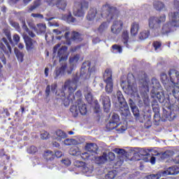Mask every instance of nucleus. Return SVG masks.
I'll list each match as a JSON object with an SVG mask.
<instances>
[{
    "label": "nucleus",
    "mask_w": 179,
    "mask_h": 179,
    "mask_svg": "<svg viewBox=\"0 0 179 179\" xmlns=\"http://www.w3.org/2000/svg\"><path fill=\"white\" fill-rule=\"evenodd\" d=\"M96 17V20L106 19L107 22H111L118 17V10L108 4L103 5L98 11L96 8H90L87 15V20H94Z\"/></svg>",
    "instance_id": "1"
},
{
    "label": "nucleus",
    "mask_w": 179,
    "mask_h": 179,
    "mask_svg": "<svg viewBox=\"0 0 179 179\" xmlns=\"http://www.w3.org/2000/svg\"><path fill=\"white\" fill-rule=\"evenodd\" d=\"M78 82H79V78L76 76L72 80H67L64 83L63 92L60 94V98L57 99H61L66 107L69 106L75 99L73 92L78 89Z\"/></svg>",
    "instance_id": "2"
},
{
    "label": "nucleus",
    "mask_w": 179,
    "mask_h": 179,
    "mask_svg": "<svg viewBox=\"0 0 179 179\" xmlns=\"http://www.w3.org/2000/svg\"><path fill=\"white\" fill-rule=\"evenodd\" d=\"M121 86L122 87H124V89H126L127 94L133 96V97L137 100L139 107H143V104L144 106H149V95H148V93L146 92H143L141 94V95H139L138 93V89H136V83H131L129 80H128L127 85H125V83L122 81Z\"/></svg>",
    "instance_id": "3"
},
{
    "label": "nucleus",
    "mask_w": 179,
    "mask_h": 179,
    "mask_svg": "<svg viewBox=\"0 0 179 179\" xmlns=\"http://www.w3.org/2000/svg\"><path fill=\"white\" fill-rule=\"evenodd\" d=\"M174 27H179V12L169 13V22L164 24L162 29H159V36H168L169 33L174 31Z\"/></svg>",
    "instance_id": "4"
},
{
    "label": "nucleus",
    "mask_w": 179,
    "mask_h": 179,
    "mask_svg": "<svg viewBox=\"0 0 179 179\" xmlns=\"http://www.w3.org/2000/svg\"><path fill=\"white\" fill-rule=\"evenodd\" d=\"M171 81L167 78V75L164 73L161 74V80L167 92L172 93L173 88L177 86V82L179 80V72L177 70L171 69L169 72Z\"/></svg>",
    "instance_id": "5"
},
{
    "label": "nucleus",
    "mask_w": 179,
    "mask_h": 179,
    "mask_svg": "<svg viewBox=\"0 0 179 179\" xmlns=\"http://www.w3.org/2000/svg\"><path fill=\"white\" fill-rule=\"evenodd\" d=\"M166 22V15H162L159 17L151 16L148 19V26L150 29H152L154 36L157 37L160 34L159 29H160V23Z\"/></svg>",
    "instance_id": "6"
},
{
    "label": "nucleus",
    "mask_w": 179,
    "mask_h": 179,
    "mask_svg": "<svg viewBox=\"0 0 179 179\" xmlns=\"http://www.w3.org/2000/svg\"><path fill=\"white\" fill-rule=\"evenodd\" d=\"M117 101L119 103V111L122 117H129L131 112L129 107L124 99V96L120 91L117 92Z\"/></svg>",
    "instance_id": "7"
},
{
    "label": "nucleus",
    "mask_w": 179,
    "mask_h": 179,
    "mask_svg": "<svg viewBox=\"0 0 179 179\" xmlns=\"http://www.w3.org/2000/svg\"><path fill=\"white\" fill-rule=\"evenodd\" d=\"M71 113H72L73 117H78L79 114L81 115H86L87 113V108L86 104L83 103L81 99L77 100L76 105H73L70 108Z\"/></svg>",
    "instance_id": "8"
},
{
    "label": "nucleus",
    "mask_w": 179,
    "mask_h": 179,
    "mask_svg": "<svg viewBox=\"0 0 179 179\" xmlns=\"http://www.w3.org/2000/svg\"><path fill=\"white\" fill-rule=\"evenodd\" d=\"M103 81L106 83L105 90L108 94L113 93L114 83H113V71L111 69H106L103 73Z\"/></svg>",
    "instance_id": "9"
},
{
    "label": "nucleus",
    "mask_w": 179,
    "mask_h": 179,
    "mask_svg": "<svg viewBox=\"0 0 179 179\" xmlns=\"http://www.w3.org/2000/svg\"><path fill=\"white\" fill-rule=\"evenodd\" d=\"M88 8L89 3L87 1H82L76 3L73 8V15L78 17H83L85 10H87Z\"/></svg>",
    "instance_id": "10"
},
{
    "label": "nucleus",
    "mask_w": 179,
    "mask_h": 179,
    "mask_svg": "<svg viewBox=\"0 0 179 179\" xmlns=\"http://www.w3.org/2000/svg\"><path fill=\"white\" fill-rule=\"evenodd\" d=\"M76 67L73 66L72 64H69V66L64 62L62 64V66L59 69H57L55 71V79H58L60 75H65V73H68V75L72 74V72L75 71Z\"/></svg>",
    "instance_id": "11"
},
{
    "label": "nucleus",
    "mask_w": 179,
    "mask_h": 179,
    "mask_svg": "<svg viewBox=\"0 0 179 179\" xmlns=\"http://www.w3.org/2000/svg\"><path fill=\"white\" fill-rule=\"evenodd\" d=\"M140 83H143V87H147V89H149V87H152V90L154 91L157 90V89H160L161 87L159 80L156 78H152L151 80V83L149 85V83H148V78H146V75L145 74H144V80L141 79L140 81Z\"/></svg>",
    "instance_id": "12"
},
{
    "label": "nucleus",
    "mask_w": 179,
    "mask_h": 179,
    "mask_svg": "<svg viewBox=\"0 0 179 179\" xmlns=\"http://www.w3.org/2000/svg\"><path fill=\"white\" fill-rule=\"evenodd\" d=\"M99 101L103 105L104 111L108 113L111 108V100L110 99V96H107V94L103 92L100 96Z\"/></svg>",
    "instance_id": "13"
},
{
    "label": "nucleus",
    "mask_w": 179,
    "mask_h": 179,
    "mask_svg": "<svg viewBox=\"0 0 179 179\" xmlns=\"http://www.w3.org/2000/svg\"><path fill=\"white\" fill-rule=\"evenodd\" d=\"M69 153L71 156H80V157L83 158L84 160H89L90 157L89 152H82L78 147L71 148L69 150Z\"/></svg>",
    "instance_id": "14"
},
{
    "label": "nucleus",
    "mask_w": 179,
    "mask_h": 179,
    "mask_svg": "<svg viewBox=\"0 0 179 179\" xmlns=\"http://www.w3.org/2000/svg\"><path fill=\"white\" fill-rule=\"evenodd\" d=\"M50 6H57L58 9L64 10L66 8V1L65 0H45Z\"/></svg>",
    "instance_id": "15"
},
{
    "label": "nucleus",
    "mask_w": 179,
    "mask_h": 179,
    "mask_svg": "<svg viewBox=\"0 0 179 179\" xmlns=\"http://www.w3.org/2000/svg\"><path fill=\"white\" fill-rule=\"evenodd\" d=\"M26 50L28 52L34 51L37 49V41L27 36L24 38Z\"/></svg>",
    "instance_id": "16"
},
{
    "label": "nucleus",
    "mask_w": 179,
    "mask_h": 179,
    "mask_svg": "<svg viewBox=\"0 0 179 179\" xmlns=\"http://www.w3.org/2000/svg\"><path fill=\"white\" fill-rule=\"evenodd\" d=\"M124 26V22L122 20H116L113 22V24L111 27V31L113 34H120Z\"/></svg>",
    "instance_id": "17"
},
{
    "label": "nucleus",
    "mask_w": 179,
    "mask_h": 179,
    "mask_svg": "<svg viewBox=\"0 0 179 179\" xmlns=\"http://www.w3.org/2000/svg\"><path fill=\"white\" fill-rule=\"evenodd\" d=\"M129 105L133 113V115L135 117V119L140 121V122H143V121L141 120V114H139V109L137 108L136 105L135 104V102H134L132 99H129Z\"/></svg>",
    "instance_id": "18"
},
{
    "label": "nucleus",
    "mask_w": 179,
    "mask_h": 179,
    "mask_svg": "<svg viewBox=\"0 0 179 179\" xmlns=\"http://www.w3.org/2000/svg\"><path fill=\"white\" fill-rule=\"evenodd\" d=\"M85 150L87 152H85V153H88L90 156L89 157V159H93L92 157V156H93V155H96V153H97L99 147L97 146V144H96V143H87L85 145Z\"/></svg>",
    "instance_id": "19"
},
{
    "label": "nucleus",
    "mask_w": 179,
    "mask_h": 179,
    "mask_svg": "<svg viewBox=\"0 0 179 179\" xmlns=\"http://www.w3.org/2000/svg\"><path fill=\"white\" fill-rule=\"evenodd\" d=\"M122 43L124 44V47L129 48V44H131V42L129 41V34L127 30L123 31L122 34Z\"/></svg>",
    "instance_id": "20"
},
{
    "label": "nucleus",
    "mask_w": 179,
    "mask_h": 179,
    "mask_svg": "<svg viewBox=\"0 0 179 179\" xmlns=\"http://www.w3.org/2000/svg\"><path fill=\"white\" fill-rule=\"evenodd\" d=\"M66 50H68L66 46H62V48L58 50L57 55L59 58V62L66 61Z\"/></svg>",
    "instance_id": "21"
},
{
    "label": "nucleus",
    "mask_w": 179,
    "mask_h": 179,
    "mask_svg": "<svg viewBox=\"0 0 179 179\" xmlns=\"http://www.w3.org/2000/svg\"><path fill=\"white\" fill-rule=\"evenodd\" d=\"M66 137V134L64 132V131L59 129L55 132L53 139H56L58 142H61V141H62V139H65Z\"/></svg>",
    "instance_id": "22"
},
{
    "label": "nucleus",
    "mask_w": 179,
    "mask_h": 179,
    "mask_svg": "<svg viewBox=\"0 0 179 179\" xmlns=\"http://www.w3.org/2000/svg\"><path fill=\"white\" fill-rule=\"evenodd\" d=\"M138 31H139V23L136 22L131 23L130 29L131 35L135 37L138 36Z\"/></svg>",
    "instance_id": "23"
},
{
    "label": "nucleus",
    "mask_w": 179,
    "mask_h": 179,
    "mask_svg": "<svg viewBox=\"0 0 179 179\" xmlns=\"http://www.w3.org/2000/svg\"><path fill=\"white\" fill-rule=\"evenodd\" d=\"M176 174H178L176 165L168 168L166 171H162V176L164 177H166V176H176Z\"/></svg>",
    "instance_id": "24"
},
{
    "label": "nucleus",
    "mask_w": 179,
    "mask_h": 179,
    "mask_svg": "<svg viewBox=\"0 0 179 179\" xmlns=\"http://www.w3.org/2000/svg\"><path fill=\"white\" fill-rule=\"evenodd\" d=\"M152 107L154 113H155L154 115V118H158L157 120H159V112L160 111V107L159 106L157 101H152Z\"/></svg>",
    "instance_id": "25"
},
{
    "label": "nucleus",
    "mask_w": 179,
    "mask_h": 179,
    "mask_svg": "<svg viewBox=\"0 0 179 179\" xmlns=\"http://www.w3.org/2000/svg\"><path fill=\"white\" fill-rule=\"evenodd\" d=\"M107 162V153L103 152V155L101 157H95V163L96 164H104Z\"/></svg>",
    "instance_id": "26"
},
{
    "label": "nucleus",
    "mask_w": 179,
    "mask_h": 179,
    "mask_svg": "<svg viewBox=\"0 0 179 179\" xmlns=\"http://www.w3.org/2000/svg\"><path fill=\"white\" fill-rule=\"evenodd\" d=\"M62 20L67 23H75L76 22V19H75V17H73L71 13L63 15Z\"/></svg>",
    "instance_id": "27"
},
{
    "label": "nucleus",
    "mask_w": 179,
    "mask_h": 179,
    "mask_svg": "<svg viewBox=\"0 0 179 179\" xmlns=\"http://www.w3.org/2000/svg\"><path fill=\"white\" fill-rule=\"evenodd\" d=\"M46 29L45 24H38L36 27L34 28V31L37 34H41V33H45Z\"/></svg>",
    "instance_id": "28"
},
{
    "label": "nucleus",
    "mask_w": 179,
    "mask_h": 179,
    "mask_svg": "<svg viewBox=\"0 0 179 179\" xmlns=\"http://www.w3.org/2000/svg\"><path fill=\"white\" fill-rule=\"evenodd\" d=\"M80 57L79 55H76L74 56L70 57L69 58V64L70 65H72L73 66H75L76 68V64H78V62L79 61V59Z\"/></svg>",
    "instance_id": "29"
},
{
    "label": "nucleus",
    "mask_w": 179,
    "mask_h": 179,
    "mask_svg": "<svg viewBox=\"0 0 179 179\" xmlns=\"http://www.w3.org/2000/svg\"><path fill=\"white\" fill-rule=\"evenodd\" d=\"M150 31L149 30H143L140 32L138 35V38L140 40H146L149 37Z\"/></svg>",
    "instance_id": "30"
},
{
    "label": "nucleus",
    "mask_w": 179,
    "mask_h": 179,
    "mask_svg": "<svg viewBox=\"0 0 179 179\" xmlns=\"http://www.w3.org/2000/svg\"><path fill=\"white\" fill-rule=\"evenodd\" d=\"M64 145L65 146H72L73 145H78V141L74 138H66L63 141Z\"/></svg>",
    "instance_id": "31"
},
{
    "label": "nucleus",
    "mask_w": 179,
    "mask_h": 179,
    "mask_svg": "<svg viewBox=\"0 0 179 179\" xmlns=\"http://www.w3.org/2000/svg\"><path fill=\"white\" fill-rule=\"evenodd\" d=\"M14 52H15L18 61H20V62H23V57H24V54L22 52H21L20 50H19V49H17V48H15Z\"/></svg>",
    "instance_id": "32"
},
{
    "label": "nucleus",
    "mask_w": 179,
    "mask_h": 179,
    "mask_svg": "<svg viewBox=\"0 0 179 179\" xmlns=\"http://www.w3.org/2000/svg\"><path fill=\"white\" fill-rule=\"evenodd\" d=\"M86 72H87V69H86V67L82 66L80 70V78H82L83 80L89 79V78H90V74H88Z\"/></svg>",
    "instance_id": "33"
},
{
    "label": "nucleus",
    "mask_w": 179,
    "mask_h": 179,
    "mask_svg": "<svg viewBox=\"0 0 179 179\" xmlns=\"http://www.w3.org/2000/svg\"><path fill=\"white\" fill-rule=\"evenodd\" d=\"M153 5L156 10H163L164 8H166V6L164 4V3L159 1H155Z\"/></svg>",
    "instance_id": "34"
},
{
    "label": "nucleus",
    "mask_w": 179,
    "mask_h": 179,
    "mask_svg": "<svg viewBox=\"0 0 179 179\" xmlns=\"http://www.w3.org/2000/svg\"><path fill=\"white\" fill-rule=\"evenodd\" d=\"M43 156L46 160H54L55 155L51 150L45 151Z\"/></svg>",
    "instance_id": "35"
},
{
    "label": "nucleus",
    "mask_w": 179,
    "mask_h": 179,
    "mask_svg": "<svg viewBox=\"0 0 179 179\" xmlns=\"http://www.w3.org/2000/svg\"><path fill=\"white\" fill-rule=\"evenodd\" d=\"M161 159H167L174 156V151L173 150H166L164 152L159 154Z\"/></svg>",
    "instance_id": "36"
},
{
    "label": "nucleus",
    "mask_w": 179,
    "mask_h": 179,
    "mask_svg": "<svg viewBox=\"0 0 179 179\" xmlns=\"http://www.w3.org/2000/svg\"><path fill=\"white\" fill-rule=\"evenodd\" d=\"M71 40L73 41H76L77 43L79 41H82V36L78 32L73 31Z\"/></svg>",
    "instance_id": "37"
},
{
    "label": "nucleus",
    "mask_w": 179,
    "mask_h": 179,
    "mask_svg": "<svg viewBox=\"0 0 179 179\" xmlns=\"http://www.w3.org/2000/svg\"><path fill=\"white\" fill-rule=\"evenodd\" d=\"M177 86L173 88L172 94L175 97V99H179V79L177 82Z\"/></svg>",
    "instance_id": "38"
},
{
    "label": "nucleus",
    "mask_w": 179,
    "mask_h": 179,
    "mask_svg": "<svg viewBox=\"0 0 179 179\" xmlns=\"http://www.w3.org/2000/svg\"><path fill=\"white\" fill-rule=\"evenodd\" d=\"M118 127V124L112 122L111 120L109 121V122L106 124V128L108 129V131H111Z\"/></svg>",
    "instance_id": "39"
},
{
    "label": "nucleus",
    "mask_w": 179,
    "mask_h": 179,
    "mask_svg": "<svg viewBox=\"0 0 179 179\" xmlns=\"http://www.w3.org/2000/svg\"><path fill=\"white\" fill-rule=\"evenodd\" d=\"M3 41L6 44V45L7 47V50H8L5 52L9 57V55H10L12 54V48L10 47V45H9V43L8 42V41H6V38H3Z\"/></svg>",
    "instance_id": "40"
},
{
    "label": "nucleus",
    "mask_w": 179,
    "mask_h": 179,
    "mask_svg": "<svg viewBox=\"0 0 179 179\" xmlns=\"http://www.w3.org/2000/svg\"><path fill=\"white\" fill-rule=\"evenodd\" d=\"M160 177H164L162 171H159L157 174H152L148 176V179H159Z\"/></svg>",
    "instance_id": "41"
},
{
    "label": "nucleus",
    "mask_w": 179,
    "mask_h": 179,
    "mask_svg": "<svg viewBox=\"0 0 179 179\" xmlns=\"http://www.w3.org/2000/svg\"><path fill=\"white\" fill-rule=\"evenodd\" d=\"M151 93L154 94L153 97H157L159 100H162L164 99V96L163 95V93L162 92H157L155 90H151Z\"/></svg>",
    "instance_id": "42"
},
{
    "label": "nucleus",
    "mask_w": 179,
    "mask_h": 179,
    "mask_svg": "<svg viewBox=\"0 0 179 179\" xmlns=\"http://www.w3.org/2000/svg\"><path fill=\"white\" fill-rule=\"evenodd\" d=\"M40 5H41V1H40V0L36 1L34 2V4L29 8V9L28 10V12L29 13L33 12V10H34L36 8H38V6H40Z\"/></svg>",
    "instance_id": "43"
},
{
    "label": "nucleus",
    "mask_w": 179,
    "mask_h": 179,
    "mask_svg": "<svg viewBox=\"0 0 179 179\" xmlns=\"http://www.w3.org/2000/svg\"><path fill=\"white\" fill-rule=\"evenodd\" d=\"M113 48V52H119V54H121L122 52V47L121 45L115 44L112 46Z\"/></svg>",
    "instance_id": "44"
},
{
    "label": "nucleus",
    "mask_w": 179,
    "mask_h": 179,
    "mask_svg": "<svg viewBox=\"0 0 179 179\" xmlns=\"http://www.w3.org/2000/svg\"><path fill=\"white\" fill-rule=\"evenodd\" d=\"M108 28V22H103L99 27L98 30L100 33H103V31L107 30Z\"/></svg>",
    "instance_id": "45"
},
{
    "label": "nucleus",
    "mask_w": 179,
    "mask_h": 179,
    "mask_svg": "<svg viewBox=\"0 0 179 179\" xmlns=\"http://www.w3.org/2000/svg\"><path fill=\"white\" fill-rule=\"evenodd\" d=\"M152 152V150H146L145 148H140L139 149V154L141 156H148L149 152Z\"/></svg>",
    "instance_id": "46"
},
{
    "label": "nucleus",
    "mask_w": 179,
    "mask_h": 179,
    "mask_svg": "<svg viewBox=\"0 0 179 179\" xmlns=\"http://www.w3.org/2000/svg\"><path fill=\"white\" fill-rule=\"evenodd\" d=\"M110 121H112V122H115V124H118L120 122V116L115 113H113Z\"/></svg>",
    "instance_id": "47"
},
{
    "label": "nucleus",
    "mask_w": 179,
    "mask_h": 179,
    "mask_svg": "<svg viewBox=\"0 0 179 179\" xmlns=\"http://www.w3.org/2000/svg\"><path fill=\"white\" fill-rule=\"evenodd\" d=\"M113 152L117 153V155H120V156H124L125 155V150L122 148H115L113 149Z\"/></svg>",
    "instance_id": "48"
},
{
    "label": "nucleus",
    "mask_w": 179,
    "mask_h": 179,
    "mask_svg": "<svg viewBox=\"0 0 179 179\" xmlns=\"http://www.w3.org/2000/svg\"><path fill=\"white\" fill-rule=\"evenodd\" d=\"M37 150H38V149L36 146H34V145L30 146L27 149V152L30 155H34V153H36V152H37Z\"/></svg>",
    "instance_id": "49"
},
{
    "label": "nucleus",
    "mask_w": 179,
    "mask_h": 179,
    "mask_svg": "<svg viewBox=\"0 0 179 179\" xmlns=\"http://www.w3.org/2000/svg\"><path fill=\"white\" fill-rule=\"evenodd\" d=\"M85 99L89 103L93 101V95L92 94L91 92H87V94H85Z\"/></svg>",
    "instance_id": "50"
},
{
    "label": "nucleus",
    "mask_w": 179,
    "mask_h": 179,
    "mask_svg": "<svg viewBox=\"0 0 179 179\" xmlns=\"http://www.w3.org/2000/svg\"><path fill=\"white\" fill-rule=\"evenodd\" d=\"M152 45L155 51H157V50H160V48H162V42L157 41H154Z\"/></svg>",
    "instance_id": "51"
},
{
    "label": "nucleus",
    "mask_w": 179,
    "mask_h": 179,
    "mask_svg": "<svg viewBox=\"0 0 179 179\" xmlns=\"http://www.w3.org/2000/svg\"><path fill=\"white\" fill-rule=\"evenodd\" d=\"M50 138V133L45 131H43L41 133V138L43 140L44 139H48Z\"/></svg>",
    "instance_id": "52"
},
{
    "label": "nucleus",
    "mask_w": 179,
    "mask_h": 179,
    "mask_svg": "<svg viewBox=\"0 0 179 179\" xmlns=\"http://www.w3.org/2000/svg\"><path fill=\"white\" fill-rule=\"evenodd\" d=\"M73 164L76 167H82L83 168V166H85V163L82 161L76 160L73 162Z\"/></svg>",
    "instance_id": "53"
},
{
    "label": "nucleus",
    "mask_w": 179,
    "mask_h": 179,
    "mask_svg": "<svg viewBox=\"0 0 179 179\" xmlns=\"http://www.w3.org/2000/svg\"><path fill=\"white\" fill-rule=\"evenodd\" d=\"M13 40L15 44H19V41H20V36L17 35V34H15L13 36Z\"/></svg>",
    "instance_id": "54"
},
{
    "label": "nucleus",
    "mask_w": 179,
    "mask_h": 179,
    "mask_svg": "<svg viewBox=\"0 0 179 179\" xmlns=\"http://www.w3.org/2000/svg\"><path fill=\"white\" fill-rule=\"evenodd\" d=\"M106 178L107 179H113L115 178V173L113 171L108 172V173L106 176Z\"/></svg>",
    "instance_id": "55"
},
{
    "label": "nucleus",
    "mask_w": 179,
    "mask_h": 179,
    "mask_svg": "<svg viewBox=\"0 0 179 179\" xmlns=\"http://www.w3.org/2000/svg\"><path fill=\"white\" fill-rule=\"evenodd\" d=\"M108 157L109 160L113 161L114 160V159H115V155L114 154V152H109L107 155L106 154V159Z\"/></svg>",
    "instance_id": "56"
},
{
    "label": "nucleus",
    "mask_w": 179,
    "mask_h": 179,
    "mask_svg": "<svg viewBox=\"0 0 179 179\" xmlns=\"http://www.w3.org/2000/svg\"><path fill=\"white\" fill-rule=\"evenodd\" d=\"M31 16H32V17H36L37 19H43L44 18V15H43L41 14H38V13H32L31 15Z\"/></svg>",
    "instance_id": "57"
},
{
    "label": "nucleus",
    "mask_w": 179,
    "mask_h": 179,
    "mask_svg": "<svg viewBox=\"0 0 179 179\" xmlns=\"http://www.w3.org/2000/svg\"><path fill=\"white\" fill-rule=\"evenodd\" d=\"M82 170L84 173H89V174H92V169H90L87 166H83Z\"/></svg>",
    "instance_id": "58"
},
{
    "label": "nucleus",
    "mask_w": 179,
    "mask_h": 179,
    "mask_svg": "<svg viewBox=\"0 0 179 179\" xmlns=\"http://www.w3.org/2000/svg\"><path fill=\"white\" fill-rule=\"evenodd\" d=\"M10 24L13 27H14L15 29H16V30H19L20 29V26H19V23L16 22H11Z\"/></svg>",
    "instance_id": "59"
},
{
    "label": "nucleus",
    "mask_w": 179,
    "mask_h": 179,
    "mask_svg": "<svg viewBox=\"0 0 179 179\" xmlns=\"http://www.w3.org/2000/svg\"><path fill=\"white\" fill-rule=\"evenodd\" d=\"M117 131H118V132H120L121 134H122V132H124V131H127V127L121 126L120 128L117 129Z\"/></svg>",
    "instance_id": "60"
},
{
    "label": "nucleus",
    "mask_w": 179,
    "mask_h": 179,
    "mask_svg": "<svg viewBox=\"0 0 179 179\" xmlns=\"http://www.w3.org/2000/svg\"><path fill=\"white\" fill-rule=\"evenodd\" d=\"M62 163L64 164V166H71V160L68 159H63Z\"/></svg>",
    "instance_id": "61"
},
{
    "label": "nucleus",
    "mask_w": 179,
    "mask_h": 179,
    "mask_svg": "<svg viewBox=\"0 0 179 179\" xmlns=\"http://www.w3.org/2000/svg\"><path fill=\"white\" fill-rule=\"evenodd\" d=\"M55 156H56V157H57V158H59V157H62V152H61V151H56L55 152Z\"/></svg>",
    "instance_id": "62"
},
{
    "label": "nucleus",
    "mask_w": 179,
    "mask_h": 179,
    "mask_svg": "<svg viewBox=\"0 0 179 179\" xmlns=\"http://www.w3.org/2000/svg\"><path fill=\"white\" fill-rule=\"evenodd\" d=\"M50 85H48L45 90L46 96H50Z\"/></svg>",
    "instance_id": "63"
},
{
    "label": "nucleus",
    "mask_w": 179,
    "mask_h": 179,
    "mask_svg": "<svg viewBox=\"0 0 179 179\" xmlns=\"http://www.w3.org/2000/svg\"><path fill=\"white\" fill-rule=\"evenodd\" d=\"M174 6H175L176 8H177V9H178V10H179V1L175 0V1H174Z\"/></svg>",
    "instance_id": "64"
}]
</instances>
